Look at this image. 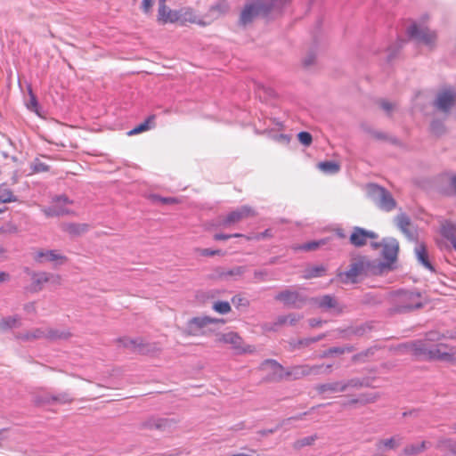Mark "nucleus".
Here are the masks:
<instances>
[{"label":"nucleus","mask_w":456,"mask_h":456,"mask_svg":"<svg viewBox=\"0 0 456 456\" xmlns=\"http://www.w3.org/2000/svg\"><path fill=\"white\" fill-rule=\"evenodd\" d=\"M412 354L422 360H437L446 362H455L456 355L447 351L445 344L430 345L426 340H418L409 346Z\"/></svg>","instance_id":"f257e3e1"},{"label":"nucleus","mask_w":456,"mask_h":456,"mask_svg":"<svg viewBox=\"0 0 456 456\" xmlns=\"http://www.w3.org/2000/svg\"><path fill=\"white\" fill-rule=\"evenodd\" d=\"M392 311L406 313L422 306L421 294L415 290L400 289L391 294Z\"/></svg>","instance_id":"f03ea898"},{"label":"nucleus","mask_w":456,"mask_h":456,"mask_svg":"<svg viewBox=\"0 0 456 456\" xmlns=\"http://www.w3.org/2000/svg\"><path fill=\"white\" fill-rule=\"evenodd\" d=\"M70 333L65 330H59L49 327L35 328L31 330L20 332L16 338L21 341H35L46 338L52 341L59 339H67Z\"/></svg>","instance_id":"7ed1b4c3"},{"label":"nucleus","mask_w":456,"mask_h":456,"mask_svg":"<svg viewBox=\"0 0 456 456\" xmlns=\"http://www.w3.org/2000/svg\"><path fill=\"white\" fill-rule=\"evenodd\" d=\"M370 264L364 256L354 258L346 271L338 273V277L342 283H356L358 277L367 275Z\"/></svg>","instance_id":"20e7f679"},{"label":"nucleus","mask_w":456,"mask_h":456,"mask_svg":"<svg viewBox=\"0 0 456 456\" xmlns=\"http://www.w3.org/2000/svg\"><path fill=\"white\" fill-rule=\"evenodd\" d=\"M271 10V5L265 0H247L240 16V22L242 25L251 23L255 18L260 15H266Z\"/></svg>","instance_id":"39448f33"},{"label":"nucleus","mask_w":456,"mask_h":456,"mask_svg":"<svg viewBox=\"0 0 456 456\" xmlns=\"http://www.w3.org/2000/svg\"><path fill=\"white\" fill-rule=\"evenodd\" d=\"M368 194L372 201L384 211L389 212L396 207V202L392 194L379 185L370 184L368 186Z\"/></svg>","instance_id":"423d86ee"},{"label":"nucleus","mask_w":456,"mask_h":456,"mask_svg":"<svg viewBox=\"0 0 456 456\" xmlns=\"http://www.w3.org/2000/svg\"><path fill=\"white\" fill-rule=\"evenodd\" d=\"M220 319L208 316L193 317L188 321L185 328V333L190 336H203L212 332L208 326L211 324L224 323Z\"/></svg>","instance_id":"0eeeda50"},{"label":"nucleus","mask_w":456,"mask_h":456,"mask_svg":"<svg viewBox=\"0 0 456 456\" xmlns=\"http://www.w3.org/2000/svg\"><path fill=\"white\" fill-rule=\"evenodd\" d=\"M408 36L416 40L418 43L426 45L427 46L432 47L435 45L436 35L434 31H431L428 28L417 23L411 24L407 28Z\"/></svg>","instance_id":"6e6552de"},{"label":"nucleus","mask_w":456,"mask_h":456,"mask_svg":"<svg viewBox=\"0 0 456 456\" xmlns=\"http://www.w3.org/2000/svg\"><path fill=\"white\" fill-rule=\"evenodd\" d=\"M274 298L290 308L300 309L306 302V297L297 290L286 289L279 292Z\"/></svg>","instance_id":"1a4fd4ad"},{"label":"nucleus","mask_w":456,"mask_h":456,"mask_svg":"<svg viewBox=\"0 0 456 456\" xmlns=\"http://www.w3.org/2000/svg\"><path fill=\"white\" fill-rule=\"evenodd\" d=\"M456 102V93L449 88L439 92L434 102V106L440 111L447 114Z\"/></svg>","instance_id":"9d476101"},{"label":"nucleus","mask_w":456,"mask_h":456,"mask_svg":"<svg viewBox=\"0 0 456 456\" xmlns=\"http://www.w3.org/2000/svg\"><path fill=\"white\" fill-rule=\"evenodd\" d=\"M72 201L65 195H61L53 199V205L43 209L47 217L60 216L69 214V210L65 208Z\"/></svg>","instance_id":"9b49d317"},{"label":"nucleus","mask_w":456,"mask_h":456,"mask_svg":"<svg viewBox=\"0 0 456 456\" xmlns=\"http://www.w3.org/2000/svg\"><path fill=\"white\" fill-rule=\"evenodd\" d=\"M256 211L249 206H242L234 211L229 213L222 221L221 225L224 227H229L230 225L236 224L242 219L255 216Z\"/></svg>","instance_id":"f8f14e48"},{"label":"nucleus","mask_w":456,"mask_h":456,"mask_svg":"<svg viewBox=\"0 0 456 456\" xmlns=\"http://www.w3.org/2000/svg\"><path fill=\"white\" fill-rule=\"evenodd\" d=\"M313 303L319 308L328 311L334 310L338 314L343 312V306L339 305L336 297L332 295H322L312 298Z\"/></svg>","instance_id":"ddd939ff"},{"label":"nucleus","mask_w":456,"mask_h":456,"mask_svg":"<svg viewBox=\"0 0 456 456\" xmlns=\"http://www.w3.org/2000/svg\"><path fill=\"white\" fill-rule=\"evenodd\" d=\"M73 397L67 392L59 393L55 395L45 394L37 395L35 399V403L38 405L44 406L53 403L65 404L71 403Z\"/></svg>","instance_id":"4468645a"},{"label":"nucleus","mask_w":456,"mask_h":456,"mask_svg":"<svg viewBox=\"0 0 456 456\" xmlns=\"http://www.w3.org/2000/svg\"><path fill=\"white\" fill-rule=\"evenodd\" d=\"M176 422L174 419L151 418L143 422L145 428L156 429L163 432H170L175 428Z\"/></svg>","instance_id":"2eb2a0df"},{"label":"nucleus","mask_w":456,"mask_h":456,"mask_svg":"<svg viewBox=\"0 0 456 456\" xmlns=\"http://www.w3.org/2000/svg\"><path fill=\"white\" fill-rule=\"evenodd\" d=\"M382 247V256L387 260V264L395 262L399 249L397 240L393 238L384 239Z\"/></svg>","instance_id":"dca6fc26"},{"label":"nucleus","mask_w":456,"mask_h":456,"mask_svg":"<svg viewBox=\"0 0 456 456\" xmlns=\"http://www.w3.org/2000/svg\"><path fill=\"white\" fill-rule=\"evenodd\" d=\"M378 235L361 227H354L350 236V242L355 247H362L367 243L368 239H376Z\"/></svg>","instance_id":"f3484780"},{"label":"nucleus","mask_w":456,"mask_h":456,"mask_svg":"<svg viewBox=\"0 0 456 456\" xmlns=\"http://www.w3.org/2000/svg\"><path fill=\"white\" fill-rule=\"evenodd\" d=\"M183 12L172 11L167 5L159 6L158 20L162 23L175 22L182 19Z\"/></svg>","instance_id":"a211bd4d"},{"label":"nucleus","mask_w":456,"mask_h":456,"mask_svg":"<svg viewBox=\"0 0 456 456\" xmlns=\"http://www.w3.org/2000/svg\"><path fill=\"white\" fill-rule=\"evenodd\" d=\"M397 227L405 234L410 240L415 239V232L411 229V219L404 214L401 213L395 218Z\"/></svg>","instance_id":"6ab92c4d"},{"label":"nucleus","mask_w":456,"mask_h":456,"mask_svg":"<svg viewBox=\"0 0 456 456\" xmlns=\"http://www.w3.org/2000/svg\"><path fill=\"white\" fill-rule=\"evenodd\" d=\"M302 317L303 316L301 314L294 313L288 315H279L268 330L275 331L279 326H283L285 324L294 326L302 319Z\"/></svg>","instance_id":"aec40b11"},{"label":"nucleus","mask_w":456,"mask_h":456,"mask_svg":"<svg viewBox=\"0 0 456 456\" xmlns=\"http://www.w3.org/2000/svg\"><path fill=\"white\" fill-rule=\"evenodd\" d=\"M35 260L42 263L44 261L54 262V261H65L66 256L61 255L56 250H40L35 255Z\"/></svg>","instance_id":"412c9836"},{"label":"nucleus","mask_w":456,"mask_h":456,"mask_svg":"<svg viewBox=\"0 0 456 456\" xmlns=\"http://www.w3.org/2000/svg\"><path fill=\"white\" fill-rule=\"evenodd\" d=\"M315 389L320 395L345 392V387L342 386L341 381L320 384L316 386Z\"/></svg>","instance_id":"4be33fe9"},{"label":"nucleus","mask_w":456,"mask_h":456,"mask_svg":"<svg viewBox=\"0 0 456 456\" xmlns=\"http://www.w3.org/2000/svg\"><path fill=\"white\" fill-rule=\"evenodd\" d=\"M52 278H54L53 274L47 273H33L32 275V284L30 290L32 292H37L40 291L43 288V284L48 282L51 281Z\"/></svg>","instance_id":"5701e85b"},{"label":"nucleus","mask_w":456,"mask_h":456,"mask_svg":"<svg viewBox=\"0 0 456 456\" xmlns=\"http://www.w3.org/2000/svg\"><path fill=\"white\" fill-rule=\"evenodd\" d=\"M401 442V437H391L388 439L379 440L376 444V448L379 452V455L382 456V452L386 450H394L395 449Z\"/></svg>","instance_id":"b1692460"},{"label":"nucleus","mask_w":456,"mask_h":456,"mask_svg":"<svg viewBox=\"0 0 456 456\" xmlns=\"http://www.w3.org/2000/svg\"><path fill=\"white\" fill-rule=\"evenodd\" d=\"M218 341L230 344L234 349L240 350L241 349L242 339L235 332H228L225 334H222Z\"/></svg>","instance_id":"393cba45"},{"label":"nucleus","mask_w":456,"mask_h":456,"mask_svg":"<svg viewBox=\"0 0 456 456\" xmlns=\"http://www.w3.org/2000/svg\"><path fill=\"white\" fill-rule=\"evenodd\" d=\"M64 232L70 235H80L88 231L86 224L67 223L62 225Z\"/></svg>","instance_id":"a878e982"},{"label":"nucleus","mask_w":456,"mask_h":456,"mask_svg":"<svg viewBox=\"0 0 456 456\" xmlns=\"http://www.w3.org/2000/svg\"><path fill=\"white\" fill-rule=\"evenodd\" d=\"M428 444H429V443H428L426 441H422L419 444H408L403 450L402 455H403V456L418 455L420 452H422L428 447Z\"/></svg>","instance_id":"bb28decb"},{"label":"nucleus","mask_w":456,"mask_h":456,"mask_svg":"<svg viewBox=\"0 0 456 456\" xmlns=\"http://www.w3.org/2000/svg\"><path fill=\"white\" fill-rule=\"evenodd\" d=\"M415 254L417 256L418 261L425 266L427 269L430 271H435L433 265L428 260V252L426 250V248L424 245L420 244L415 248Z\"/></svg>","instance_id":"cd10ccee"},{"label":"nucleus","mask_w":456,"mask_h":456,"mask_svg":"<svg viewBox=\"0 0 456 456\" xmlns=\"http://www.w3.org/2000/svg\"><path fill=\"white\" fill-rule=\"evenodd\" d=\"M120 342L126 348H129L134 351L140 352V353L143 352V349H142L143 343H142V339L140 338H124L120 339Z\"/></svg>","instance_id":"c85d7f7f"},{"label":"nucleus","mask_w":456,"mask_h":456,"mask_svg":"<svg viewBox=\"0 0 456 456\" xmlns=\"http://www.w3.org/2000/svg\"><path fill=\"white\" fill-rule=\"evenodd\" d=\"M440 232L441 235L448 240L456 239V230L452 222L444 221L441 225Z\"/></svg>","instance_id":"c756f323"},{"label":"nucleus","mask_w":456,"mask_h":456,"mask_svg":"<svg viewBox=\"0 0 456 456\" xmlns=\"http://www.w3.org/2000/svg\"><path fill=\"white\" fill-rule=\"evenodd\" d=\"M281 378L297 380L304 378V373L300 365H295L285 370L283 374H281Z\"/></svg>","instance_id":"7c9ffc66"},{"label":"nucleus","mask_w":456,"mask_h":456,"mask_svg":"<svg viewBox=\"0 0 456 456\" xmlns=\"http://www.w3.org/2000/svg\"><path fill=\"white\" fill-rule=\"evenodd\" d=\"M318 168L325 174L334 175L340 170V166L335 161H323L318 163Z\"/></svg>","instance_id":"2f4dec72"},{"label":"nucleus","mask_w":456,"mask_h":456,"mask_svg":"<svg viewBox=\"0 0 456 456\" xmlns=\"http://www.w3.org/2000/svg\"><path fill=\"white\" fill-rule=\"evenodd\" d=\"M17 200V197L13 195L11 189L4 184L0 185V203H10Z\"/></svg>","instance_id":"473e14b6"},{"label":"nucleus","mask_w":456,"mask_h":456,"mask_svg":"<svg viewBox=\"0 0 456 456\" xmlns=\"http://www.w3.org/2000/svg\"><path fill=\"white\" fill-rule=\"evenodd\" d=\"M301 370L304 373V377L307 376H316L320 375L322 372L323 370V364H317V365H309V364H302Z\"/></svg>","instance_id":"72a5a7b5"},{"label":"nucleus","mask_w":456,"mask_h":456,"mask_svg":"<svg viewBox=\"0 0 456 456\" xmlns=\"http://www.w3.org/2000/svg\"><path fill=\"white\" fill-rule=\"evenodd\" d=\"M154 118H155L154 116H150L144 122H142V124L136 126L132 130L128 131L127 134L129 136L135 135V134H138L140 133H142L144 131L149 130L151 128V125L150 124L153 122Z\"/></svg>","instance_id":"f704fd0d"},{"label":"nucleus","mask_w":456,"mask_h":456,"mask_svg":"<svg viewBox=\"0 0 456 456\" xmlns=\"http://www.w3.org/2000/svg\"><path fill=\"white\" fill-rule=\"evenodd\" d=\"M437 448L448 451L451 455L456 456V442L452 439H443L437 444Z\"/></svg>","instance_id":"c9c22d12"},{"label":"nucleus","mask_w":456,"mask_h":456,"mask_svg":"<svg viewBox=\"0 0 456 456\" xmlns=\"http://www.w3.org/2000/svg\"><path fill=\"white\" fill-rule=\"evenodd\" d=\"M325 273V268L322 265L311 266L305 271L304 278L312 279L321 277Z\"/></svg>","instance_id":"e433bc0d"},{"label":"nucleus","mask_w":456,"mask_h":456,"mask_svg":"<svg viewBox=\"0 0 456 456\" xmlns=\"http://www.w3.org/2000/svg\"><path fill=\"white\" fill-rule=\"evenodd\" d=\"M19 320L20 319L18 317H11V316L3 318L0 321V330H6L12 327H16L19 322Z\"/></svg>","instance_id":"4c0bfd02"},{"label":"nucleus","mask_w":456,"mask_h":456,"mask_svg":"<svg viewBox=\"0 0 456 456\" xmlns=\"http://www.w3.org/2000/svg\"><path fill=\"white\" fill-rule=\"evenodd\" d=\"M323 338H324V335H319L317 337L299 339L298 341H297V343H295L293 345V347L296 348V347H300V346H307L310 344L316 343V342L320 341Z\"/></svg>","instance_id":"58836bf2"},{"label":"nucleus","mask_w":456,"mask_h":456,"mask_svg":"<svg viewBox=\"0 0 456 456\" xmlns=\"http://www.w3.org/2000/svg\"><path fill=\"white\" fill-rule=\"evenodd\" d=\"M213 309L221 314H226L231 311V305L227 301H217L214 304Z\"/></svg>","instance_id":"ea45409f"},{"label":"nucleus","mask_w":456,"mask_h":456,"mask_svg":"<svg viewBox=\"0 0 456 456\" xmlns=\"http://www.w3.org/2000/svg\"><path fill=\"white\" fill-rule=\"evenodd\" d=\"M179 12H183L182 19L179 20V21H182V22L189 21L191 23H195L197 21V18L191 9H190V8L182 9Z\"/></svg>","instance_id":"a19ab883"},{"label":"nucleus","mask_w":456,"mask_h":456,"mask_svg":"<svg viewBox=\"0 0 456 456\" xmlns=\"http://www.w3.org/2000/svg\"><path fill=\"white\" fill-rule=\"evenodd\" d=\"M325 243L324 240H313L306 243H304L299 247L301 250L304 251H312L317 249L321 245H323Z\"/></svg>","instance_id":"79ce46f5"},{"label":"nucleus","mask_w":456,"mask_h":456,"mask_svg":"<svg viewBox=\"0 0 456 456\" xmlns=\"http://www.w3.org/2000/svg\"><path fill=\"white\" fill-rule=\"evenodd\" d=\"M341 383H342V386L345 387V392L350 387L358 388V387H362V385H363L362 381L357 378L351 379H348L346 381H341Z\"/></svg>","instance_id":"37998d69"},{"label":"nucleus","mask_w":456,"mask_h":456,"mask_svg":"<svg viewBox=\"0 0 456 456\" xmlns=\"http://www.w3.org/2000/svg\"><path fill=\"white\" fill-rule=\"evenodd\" d=\"M246 272L245 266H237L234 267L227 272L222 273L223 277H229V276H241Z\"/></svg>","instance_id":"c03bdc74"},{"label":"nucleus","mask_w":456,"mask_h":456,"mask_svg":"<svg viewBox=\"0 0 456 456\" xmlns=\"http://www.w3.org/2000/svg\"><path fill=\"white\" fill-rule=\"evenodd\" d=\"M403 43H404L403 40H398L395 43V45L389 46L387 48V61H391L395 57L397 51L403 46Z\"/></svg>","instance_id":"a18cd8bd"},{"label":"nucleus","mask_w":456,"mask_h":456,"mask_svg":"<svg viewBox=\"0 0 456 456\" xmlns=\"http://www.w3.org/2000/svg\"><path fill=\"white\" fill-rule=\"evenodd\" d=\"M298 141L305 146H309L312 143L313 137L308 132H300L297 134Z\"/></svg>","instance_id":"49530a36"},{"label":"nucleus","mask_w":456,"mask_h":456,"mask_svg":"<svg viewBox=\"0 0 456 456\" xmlns=\"http://www.w3.org/2000/svg\"><path fill=\"white\" fill-rule=\"evenodd\" d=\"M268 271L267 270H256L254 272L255 282H262L268 281Z\"/></svg>","instance_id":"de8ad7c7"},{"label":"nucleus","mask_w":456,"mask_h":456,"mask_svg":"<svg viewBox=\"0 0 456 456\" xmlns=\"http://www.w3.org/2000/svg\"><path fill=\"white\" fill-rule=\"evenodd\" d=\"M32 169L34 172H46L49 170V166L44 162H41L39 159H36L32 164Z\"/></svg>","instance_id":"09e8293b"},{"label":"nucleus","mask_w":456,"mask_h":456,"mask_svg":"<svg viewBox=\"0 0 456 456\" xmlns=\"http://www.w3.org/2000/svg\"><path fill=\"white\" fill-rule=\"evenodd\" d=\"M315 436H307V437H305L301 440H298L296 444H295V446L299 448V447H303V446H306V445H310L312 444L314 440H315Z\"/></svg>","instance_id":"8fccbe9b"},{"label":"nucleus","mask_w":456,"mask_h":456,"mask_svg":"<svg viewBox=\"0 0 456 456\" xmlns=\"http://www.w3.org/2000/svg\"><path fill=\"white\" fill-rule=\"evenodd\" d=\"M200 255L203 256H213L216 255H223V252L220 249H210V248H202L200 249Z\"/></svg>","instance_id":"3c124183"},{"label":"nucleus","mask_w":456,"mask_h":456,"mask_svg":"<svg viewBox=\"0 0 456 456\" xmlns=\"http://www.w3.org/2000/svg\"><path fill=\"white\" fill-rule=\"evenodd\" d=\"M370 325L368 324H362L359 327H356L354 330H353V333L356 336H362L364 335L366 332L370 331Z\"/></svg>","instance_id":"603ef678"},{"label":"nucleus","mask_w":456,"mask_h":456,"mask_svg":"<svg viewBox=\"0 0 456 456\" xmlns=\"http://www.w3.org/2000/svg\"><path fill=\"white\" fill-rule=\"evenodd\" d=\"M431 130L436 134H440L444 131V127L442 122L439 121H433L431 123Z\"/></svg>","instance_id":"864d4df0"},{"label":"nucleus","mask_w":456,"mask_h":456,"mask_svg":"<svg viewBox=\"0 0 456 456\" xmlns=\"http://www.w3.org/2000/svg\"><path fill=\"white\" fill-rule=\"evenodd\" d=\"M373 349L370 348V349H367L366 351L364 352H362L360 354H357L354 356V361H362L364 357H368L369 355H372L373 354Z\"/></svg>","instance_id":"5fc2aeb1"},{"label":"nucleus","mask_w":456,"mask_h":456,"mask_svg":"<svg viewBox=\"0 0 456 456\" xmlns=\"http://www.w3.org/2000/svg\"><path fill=\"white\" fill-rule=\"evenodd\" d=\"M346 351H350V348L334 346V347H330L329 349V353H330V354H342Z\"/></svg>","instance_id":"6e6d98bb"},{"label":"nucleus","mask_w":456,"mask_h":456,"mask_svg":"<svg viewBox=\"0 0 456 456\" xmlns=\"http://www.w3.org/2000/svg\"><path fill=\"white\" fill-rule=\"evenodd\" d=\"M152 4H153V0H142V11L145 13H148L151 9Z\"/></svg>","instance_id":"4d7b16f0"},{"label":"nucleus","mask_w":456,"mask_h":456,"mask_svg":"<svg viewBox=\"0 0 456 456\" xmlns=\"http://www.w3.org/2000/svg\"><path fill=\"white\" fill-rule=\"evenodd\" d=\"M380 106L387 113H390V111L394 109L393 103L387 101H382L380 102Z\"/></svg>","instance_id":"13d9d810"},{"label":"nucleus","mask_w":456,"mask_h":456,"mask_svg":"<svg viewBox=\"0 0 456 456\" xmlns=\"http://www.w3.org/2000/svg\"><path fill=\"white\" fill-rule=\"evenodd\" d=\"M158 200L164 204H174V203L178 202V200L173 197H167V198L158 197Z\"/></svg>","instance_id":"bf43d9fd"},{"label":"nucleus","mask_w":456,"mask_h":456,"mask_svg":"<svg viewBox=\"0 0 456 456\" xmlns=\"http://www.w3.org/2000/svg\"><path fill=\"white\" fill-rule=\"evenodd\" d=\"M24 310L28 314H35L36 313V305L34 302H29L24 305Z\"/></svg>","instance_id":"052dcab7"},{"label":"nucleus","mask_w":456,"mask_h":456,"mask_svg":"<svg viewBox=\"0 0 456 456\" xmlns=\"http://www.w3.org/2000/svg\"><path fill=\"white\" fill-rule=\"evenodd\" d=\"M214 239L216 240H226L231 239V235L225 234V233H216L214 235Z\"/></svg>","instance_id":"680f3d73"},{"label":"nucleus","mask_w":456,"mask_h":456,"mask_svg":"<svg viewBox=\"0 0 456 456\" xmlns=\"http://www.w3.org/2000/svg\"><path fill=\"white\" fill-rule=\"evenodd\" d=\"M308 322H309V325L311 327H313V328L320 326L322 323V320H319V319H316V318H312Z\"/></svg>","instance_id":"e2e57ef3"},{"label":"nucleus","mask_w":456,"mask_h":456,"mask_svg":"<svg viewBox=\"0 0 456 456\" xmlns=\"http://www.w3.org/2000/svg\"><path fill=\"white\" fill-rule=\"evenodd\" d=\"M268 362H270L274 368H276L277 370H284V368L282 365H281L278 362H276L275 360H269Z\"/></svg>","instance_id":"0e129e2a"},{"label":"nucleus","mask_w":456,"mask_h":456,"mask_svg":"<svg viewBox=\"0 0 456 456\" xmlns=\"http://www.w3.org/2000/svg\"><path fill=\"white\" fill-rule=\"evenodd\" d=\"M37 106V99L35 96H31V100H30V105H28V108L30 110H33L32 108H36Z\"/></svg>","instance_id":"69168bd1"},{"label":"nucleus","mask_w":456,"mask_h":456,"mask_svg":"<svg viewBox=\"0 0 456 456\" xmlns=\"http://www.w3.org/2000/svg\"><path fill=\"white\" fill-rule=\"evenodd\" d=\"M9 273L5 272H0V281H5L9 280Z\"/></svg>","instance_id":"338daca9"},{"label":"nucleus","mask_w":456,"mask_h":456,"mask_svg":"<svg viewBox=\"0 0 456 456\" xmlns=\"http://www.w3.org/2000/svg\"><path fill=\"white\" fill-rule=\"evenodd\" d=\"M270 236V230H265L264 232L260 233L258 238H265Z\"/></svg>","instance_id":"774afa93"}]
</instances>
